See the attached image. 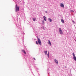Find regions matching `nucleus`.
I'll list each match as a JSON object with an SVG mask.
<instances>
[{"mask_svg": "<svg viewBox=\"0 0 76 76\" xmlns=\"http://www.w3.org/2000/svg\"><path fill=\"white\" fill-rule=\"evenodd\" d=\"M33 21H34V22H35V19L34 18H33Z\"/></svg>", "mask_w": 76, "mask_h": 76, "instance_id": "15", "label": "nucleus"}, {"mask_svg": "<svg viewBox=\"0 0 76 76\" xmlns=\"http://www.w3.org/2000/svg\"><path fill=\"white\" fill-rule=\"evenodd\" d=\"M59 31L61 35H62V34H63V31H62V30H61V28H59Z\"/></svg>", "mask_w": 76, "mask_h": 76, "instance_id": "2", "label": "nucleus"}, {"mask_svg": "<svg viewBox=\"0 0 76 76\" xmlns=\"http://www.w3.org/2000/svg\"><path fill=\"white\" fill-rule=\"evenodd\" d=\"M37 41H38V43L39 45H41V40L40 39L38 38V37H37Z\"/></svg>", "mask_w": 76, "mask_h": 76, "instance_id": "1", "label": "nucleus"}, {"mask_svg": "<svg viewBox=\"0 0 76 76\" xmlns=\"http://www.w3.org/2000/svg\"><path fill=\"white\" fill-rule=\"evenodd\" d=\"M54 61L55 63H56L57 64H58V61L56 59H55Z\"/></svg>", "mask_w": 76, "mask_h": 76, "instance_id": "7", "label": "nucleus"}, {"mask_svg": "<svg viewBox=\"0 0 76 76\" xmlns=\"http://www.w3.org/2000/svg\"><path fill=\"white\" fill-rule=\"evenodd\" d=\"M48 58H49V52H48Z\"/></svg>", "mask_w": 76, "mask_h": 76, "instance_id": "13", "label": "nucleus"}, {"mask_svg": "<svg viewBox=\"0 0 76 76\" xmlns=\"http://www.w3.org/2000/svg\"><path fill=\"white\" fill-rule=\"evenodd\" d=\"M48 20L49 22H52V20L50 18H48Z\"/></svg>", "mask_w": 76, "mask_h": 76, "instance_id": "9", "label": "nucleus"}, {"mask_svg": "<svg viewBox=\"0 0 76 76\" xmlns=\"http://www.w3.org/2000/svg\"><path fill=\"white\" fill-rule=\"evenodd\" d=\"M71 12H74V11H73V10H72V11H71Z\"/></svg>", "mask_w": 76, "mask_h": 76, "instance_id": "21", "label": "nucleus"}, {"mask_svg": "<svg viewBox=\"0 0 76 76\" xmlns=\"http://www.w3.org/2000/svg\"><path fill=\"white\" fill-rule=\"evenodd\" d=\"M72 22L74 23H75V21L74 20H72Z\"/></svg>", "mask_w": 76, "mask_h": 76, "instance_id": "17", "label": "nucleus"}, {"mask_svg": "<svg viewBox=\"0 0 76 76\" xmlns=\"http://www.w3.org/2000/svg\"><path fill=\"white\" fill-rule=\"evenodd\" d=\"M73 59L75 61H76V57L75 56H73Z\"/></svg>", "mask_w": 76, "mask_h": 76, "instance_id": "10", "label": "nucleus"}, {"mask_svg": "<svg viewBox=\"0 0 76 76\" xmlns=\"http://www.w3.org/2000/svg\"><path fill=\"white\" fill-rule=\"evenodd\" d=\"M60 6L61 7H62L63 8L64 7V4H63L62 3H61Z\"/></svg>", "mask_w": 76, "mask_h": 76, "instance_id": "4", "label": "nucleus"}, {"mask_svg": "<svg viewBox=\"0 0 76 76\" xmlns=\"http://www.w3.org/2000/svg\"><path fill=\"white\" fill-rule=\"evenodd\" d=\"M44 53L45 55H47V51H45Z\"/></svg>", "mask_w": 76, "mask_h": 76, "instance_id": "12", "label": "nucleus"}, {"mask_svg": "<svg viewBox=\"0 0 76 76\" xmlns=\"http://www.w3.org/2000/svg\"><path fill=\"white\" fill-rule=\"evenodd\" d=\"M43 18L44 19V20L45 21H46V20H47V18H46V17H45V16H44L43 17Z\"/></svg>", "mask_w": 76, "mask_h": 76, "instance_id": "6", "label": "nucleus"}, {"mask_svg": "<svg viewBox=\"0 0 76 76\" xmlns=\"http://www.w3.org/2000/svg\"><path fill=\"white\" fill-rule=\"evenodd\" d=\"M61 22H62L63 23H64V20H63V19L61 20Z\"/></svg>", "mask_w": 76, "mask_h": 76, "instance_id": "11", "label": "nucleus"}, {"mask_svg": "<svg viewBox=\"0 0 76 76\" xmlns=\"http://www.w3.org/2000/svg\"><path fill=\"white\" fill-rule=\"evenodd\" d=\"M34 60H36V59L35 58H34Z\"/></svg>", "mask_w": 76, "mask_h": 76, "instance_id": "19", "label": "nucleus"}, {"mask_svg": "<svg viewBox=\"0 0 76 76\" xmlns=\"http://www.w3.org/2000/svg\"><path fill=\"white\" fill-rule=\"evenodd\" d=\"M22 51L23 53H24L25 54H26V52H25L24 50H22Z\"/></svg>", "mask_w": 76, "mask_h": 76, "instance_id": "5", "label": "nucleus"}, {"mask_svg": "<svg viewBox=\"0 0 76 76\" xmlns=\"http://www.w3.org/2000/svg\"><path fill=\"white\" fill-rule=\"evenodd\" d=\"M36 44H37V45H38V42L36 41Z\"/></svg>", "mask_w": 76, "mask_h": 76, "instance_id": "16", "label": "nucleus"}, {"mask_svg": "<svg viewBox=\"0 0 76 76\" xmlns=\"http://www.w3.org/2000/svg\"><path fill=\"white\" fill-rule=\"evenodd\" d=\"M46 12V13H47V12Z\"/></svg>", "mask_w": 76, "mask_h": 76, "instance_id": "22", "label": "nucleus"}, {"mask_svg": "<svg viewBox=\"0 0 76 76\" xmlns=\"http://www.w3.org/2000/svg\"><path fill=\"white\" fill-rule=\"evenodd\" d=\"M18 7L17 6V4L16 5V7H15V12H18Z\"/></svg>", "mask_w": 76, "mask_h": 76, "instance_id": "3", "label": "nucleus"}, {"mask_svg": "<svg viewBox=\"0 0 76 76\" xmlns=\"http://www.w3.org/2000/svg\"><path fill=\"white\" fill-rule=\"evenodd\" d=\"M18 11H19V7H18Z\"/></svg>", "mask_w": 76, "mask_h": 76, "instance_id": "18", "label": "nucleus"}, {"mask_svg": "<svg viewBox=\"0 0 76 76\" xmlns=\"http://www.w3.org/2000/svg\"><path fill=\"white\" fill-rule=\"evenodd\" d=\"M42 22H43V23H44V21H43Z\"/></svg>", "mask_w": 76, "mask_h": 76, "instance_id": "20", "label": "nucleus"}, {"mask_svg": "<svg viewBox=\"0 0 76 76\" xmlns=\"http://www.w3.org/2000/svg\"><path fill=\"white\" fill-rule=\"evenodd\" d=\"M72 55H73V57H75V53H72Z\"/></svg>", "mask_w": 76, "mask_h": 76, "instance_id": "14", "label": "nucleus"}, {"mask_svg": "<svg viewBox=\"0 0 76 76\" xmlns=\"http://www.w3.org/2000/svg\"><path fill=\"white\" fill-rule=\"evenodd\" d=\"M48 44L50 45H51V42L50 40H48Z\"/></svg>", "mask_w": 76, "mask_h": 76, "instance_id": "8", "label": "nucleus"}]
</instances>
